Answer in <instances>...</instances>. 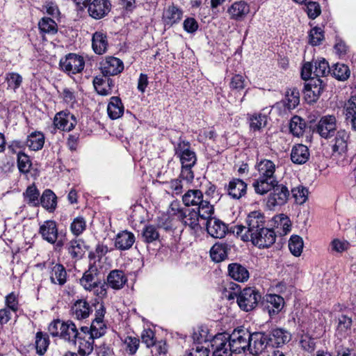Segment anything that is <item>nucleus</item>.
I'll list each match as a JSON object with an SVG mask.
<instances>
[{"label":"nucleus","mask_w":356,"mask_h":356,"mask_svg":"<svg viewBox=\"0 0 356 356\" xmlns=\"http://www.w3.org/2000/svg\"><path fill=\"white\" fill-rule=\"evenodd\" d=\"M229 247L225 243H215L210 250L211 259L216 262H220L227 257Z\"/></svg>","instance_id":"nucleus-38"},{"label":"nucleus","mask_w":356,"mask_h":356,"mask_svg":"<svg viewBox=\"0 0 356 356\" xmlns=\"http://www.w3.org/2000/svg\"><path fill=\"white\" fill-rule=\"evenodd\" d=\"M23 197L29 206L37 207L40 205V191L35 184L27 187L23 193Z\"/></svg>","instance_id":"nucleus-37"},{"label":"nucleus","mask_w":356,"mask_h":356,"mask_svg":"<svg viewBox=\"0 0 356 356\" xmlns=\"http://www.w3.org/2000/svg\"><path fill=\"white\" fill-rule=\"evenodd\" d=\"M125 350L129 355H134L138 349L140 341L138 338L128 336L124 341Z\"/></svg>","instance_id":"nucleus-60"},{"label":"nucleus","mask_w":356,"mask_h":356,"mask_svg":"<svg viewBox=\"0 0 356 356\" xmlns=\"http://www.w3.org/2000/svg\"><path fill=\"white\" fill-rule=\"evenodd\" d=\"M334 136L335 138L332 150L334 152L342 154L347 151L349 134L345 130L340 129L337 131Z\"/></svg>","instance_id":"nucleus-29"},{"label":"nucleus","mask_w":356,"mask_h":356,"mask_svg":"<svg viewBox=\"0 0 356 356\" xmlns=\"http://www.w3.org/2000/svg\"><path fill=\"white\" fill-rule=\"evenodd\" d=\"M80 284L86 291H94L99 297L106 295V284L102 282L99 277V271L95 266H91L86 270L79 280Z\"/></svg>","instance_id":"nucleus-3"},{"label":"nucleus","mask_w":356,"mask_h":356,"mask_svg":"<svg viewBox=\"0 0 356 356\" xmlns=\"http://www.w3.org/2000/svg\"><path fill=\"white\" fill-rule=\"evenodd\" d=\"M6 308L10 309L13 312H16L19 309L18 296L11 292L5 298Z\"/></svg>","instance_id":"nucleus-62"},{"label":"nucleus","mask_w":356,"mask_h":356,"mask_svg":"<svg viewBox=\"0 0 356 356\" xmlns=\"http://www.w3.org/2000/svg\"><path fill=\"white\" fill-rule=\"evenodd\" d=\"M332 75L340 81L346 80L350 76V70L348 67L344 64L337 63L330 69Z\"/></svg>","instance_id":"nucleus-49"},{"label":"nucleus","mask_w":356,"mask_h":356,"mask_svg":"<svg viewBox=\"0 0 356 356\" xmlns=\"http://www.w3.org/2000/svg\"><path fill=\"white\" fill-rule=\"evenodd\" d=\"M250 123V129L252 131H260L267 124V116L261 113L248 115Z\"/></svg>","instance_id":"nucleus-40"},{"label":"nucleus","mask_w":356,"mask_h":356,"mask_svg":"<svg viewBox=\"0 0 356 356\" xmlns=\"http://www.w3.org/2000/svg\"><path fill=\"white\" fill-rule=\"evenodd\" d=\"M182 202L187 207H196L200 209L202 215L205 216L208 213H213V206L207 200H204L202 192L198 189L188 190L182 195Z\"/></svg>","instance_id":"nucleus-4"},{"label":"nucleus","mask_w":356,"mask_h":356,"mask_svg":"<svg viewBox=\"0 0 356 356\" xmlns=\"http://www.w3.org/2000/svg\"><path fill=\"white\" fill-rule=\"evenodd\" d=\"M227 12L231 19L241 21L249 13L250 7L245 1H236L228 8Z\"/></svg>","instance_id":"nucleus-25"},{"label":"nucleus","mask_w":356,"mask_h":356,"mask_svg":"<svg viewBox=\"0 0 356 356\" xmlns=\"http://www.w3.org/2000/svg\"><path fill=\"white\" fill-rule=\"evenodd\" d=\"M273 221L275 227L280 235H286L290 232L291 222L286 215L284 213L277 215L274 216Z\"/></svg>","instance_id":"nucleus-36"},{"label":"nucleus","mask_w":356,"mask_h":356,"mask_svg":"<svg viewBox=\"0 0 356 356\" xmlns=\"http://www.w3.org/2000/svg\"><path fill=\"white\" fill-rule=\"evenodd\" d=\"M270 337L277 346H280L289 342L291 339V334L286 330L281 328L273 330Z\"/></svg>","instance_id":"nucleus-48"},{"label":"nucleus","mask_w":356,"mask_h":356,"mask_svg":"<svg viewBox=\"0 0 356 356\" xmlns=\"http://www.w3.org/2000/svg\"><path fill=\"white\" fill-rule=\"evenodd\" d=\"M94 339L91 336L88 337V339L81 337L80 334L78 339V353L81 356H86L90 355L93 350Z\"/></svg>","instance_id":"nucleus-45"},{"label":"nucleus","mask_w":356,"mask_h":356,"mask_svg":"<svg viewBox=\"0 0 356 356\" xmlns=\"http://www.w3.org/2000/svg\"><path fill=\"white\" fill-rule=\"evenodd\" d=\"M213 348L212 356H232V352L226 346V335L225 334H216L212 341Z\"/></svg>","instance_id":"nucleus-23"},{"label":"nucleus","mask_w":356,"mask_h":356,"mask_svg":"<svg viewBox=\"0 0 356 356\" xmlns=\"http://www.w3.org/2000/svg\"><path fill=\"white\" fill-rule=\"evenodd\" d=\"M39 233L44 240L50 243H54L58 237L56 223L54 220H47L40 227Z\"/></svg>","instance_id":"nucleus-24"},{"label":"nucleus","mask_w":356,"mask_h":356,"mask_svg":"<svg viewBox=\"0 0 356 356\" xmlns=\"http://www.w3.org/2000/svg\"><path fill=\"white\" fill-rule=\"evenodd\" d=\"M325 320L318 311H314L310 316L302 321V327L315 337H320L325 332Z\"/></svg>","instance_id":"nucleus-6"},{"label":"nucleus","mask_w":356,"mask_h":356,"mask_svg":"<svg viewBox=\"0 0 356 356\" xmlns=\"http://www.w3.org/2000/svg\"><path fill=\"white\" fill-rule=\"evenodd\" d=\"M323 90V81L321 79H312L305 86L304 95L309 103L316 102Z\"/></svg>","instance_id":"nucleus-17"},{"label":"nucleus","mask_w":356,"mask_h":356,"mask_svg":"<svg viewBox=\"0 0 356 356\" xmlns=\"http://www.w3.org/2000/svg\"><path fill=\"white\" fill-rule=\"evenodd\" d=\"M111 8V3L108 0H93L88 5V11L92 18L99 19L110 12Z\"/></svg>","instance_id":"nucleus-18"},{"label":"nucleus","mask_w":356,"mask_h":356,"mask_svg":"<svg viewBox=\"0 0 356 356\" xmlns=\"http://www.w3.org/2000/svg\"><path fill=\"white\" fill-rule=\"evenodd\" d=\"M92 312V306L84 298H80L74 301L70 309L72 316L77 320H83L88 318Z\"/></svg>","instance_id":"nucleus-16"},{"label":"nucleus","mask_w":356,"mask_h":356,"mask_svg":"<svg viewBox=\"0 0 356 356\" xmlns=\"http://www.w3.org/2000/svg\"><path fill=\"white\" fill-rule=\"evenodd\" d=\"M272 339L264 332H254L250 337V346L248 350L250 353L258 355L264 353L270 346Z\"/></svg>","instance_id":"nucleus-11"},{"label":"nucleus","mask_w":356,"mask_h":356,"mask_svg":"<svg viewBox=\"0 0 356 356\" xmlns=\"http://www.w3.org/2000/svg\"><path fill=\"white\" fill-rule=\"evenodd\" d=\"M337 120L334 115H326L321 118L314 131L321 138L328 139L337 132Z\"/></svg>","instance_id":"nucleus-7"},{"label":"nucleus","mask_w":356,"mask_h":356,"mask_svg":"<svg viewBox=\"0 0 356 356\" xmlns=\"http://www.w3.org/2000/svg\"><path fill=\"white\" fill-rule=\"evenodd\" d=\"M213 214V213H208L205 216H203L200 209H186L179 221H181L185 226L190 227L191 229L197 231L201 228L199 223V219H208Z\"/></svg>","instance_id":"nucleus-13"},{"label":"nucleus","mask_w":356,"mask_h":356,"mask_svg":"<svg viewBox=\"0 0 356 356\" xmlns=\"http://www.w3.org/2000/svg\"><path fill=\"white\" fill-rule=\"evenodd\" d=\"M309 158V149L306 145L298 144L293 147L291 153V159L296 164L305 163Z\"/></svg>","instance_id":"nucleus-27"},{"label":"nucleus","mask_w":356,"mask_h":356,"mask_svg":"<svg viewBox=\"0 0 356 356\" xmlns=\"http://www.w3.org/2000/svg\"><path fill=\"white\" fill-rule=\"evenodd\" d=\"M60 67L63 71L68 74H75L81 72L85 66V61L82 56L70 53L60 60Z\"/></svg>","instance_id":"nucleus-8"},{"label":"nucleus","mask_w":356,"mask_h":356,"mask_svg":"<svg viewBox=\"0 0 356 356\" xmlns=\"http://www.w3.org/2000/svg\"><path fill=\"white\" fill-rule=\"evenodd\" d=\"M60 337L65 341L76 343V340L81 334L76 325L71 321L65 323L62 331H59Z\"/></svg>","instance_id":"nucleus-31"},{"label":"nucleus","mask_w":356,"mask_h":356,"mask_svg":"<svg viewBox=\"0 0 356 356\" xmlns=\"http://www.w3.org/2000/svg\"><path fill=\"white\" fill-rule=\"evenodd\" d=\"M6 81L8 88L15 91L22 83V76L17 72H9L6 74Z\"/></svg>","instance_id":"nucleus-55"},{"label":"nucleus","mask_w":356,"mask_h":356,"mask_svg":"<svg viewBox=\"0 0 356 356\" xmlns=\"http://www.w3.org/2000/svg\"><path fill=\"white\" fill-rule=\"evenodd\" d=\"M93 85L98 94L104 96L111 94V87L106 86L104 78L100 76L95 77L93 80Z\"/></svg>","instance_id":"nucleus-57"},{"label":"nucleus","mask_w":356,"mask_h":356,"mask_svg":"<svg viewBox=\"0 0 356 356\" xmlns=\"http://www.w3.org/2000/svg\"><path fill=\"white\" fill-rule=\"evenodd\" d=\"M92 46L94 51L99 55H102L107 51L108 40L106 33L97 31L92 35Z\"/></svg>","instance_id":"nucleus-28"},{"label":"nucleus","mask_w":356,"mask_h":356,"mask_svg":"<svg viewBox=\"0 0 356 356\" xmlns=\"http://www.w3.org/2000/svg\"><path fill=\"white\" fill-rule=\"evenodd\" d=\"M261 299V295L253 288H245L240 292L237 303L239 307L246 312L251 311Z\"/></svg>","instance_id":"nucleus-9"},{"label":"nucleus","mask_w":356,"mask_h":356,"mask_svg":"<svg viewBox=\"0 0 356 356\" xmlns=\"http://www.w3.org/2000/svg\"><path fill=\"white\" fill-rule=\"evenodd\" d=\"M271 190L273 191L270 193L267 201L269 208L272 209L275 206H282L287 202L290 192L286 186L277 183Z\"/></svg>","instance_id":"nucleus-12"},{"label":"nucleus","mask_w":356,"mask_h":356,"mask_svg":"<svg viewBox=\"0 0 356 356\" xmlns=\"http://www.w3.org/2000/svg\"><path fill=\"white\" fill-rule=\"evenodd\" d=\"M266 300V307L270 316L278 314L282 309L284 305L283 298L276 294L267 295Z\"/></svg>","instance_id":"nucleus-33"},{"label":"nucleus","mask_w":356,"mask_h":356,"mask_svg":"<svg viewBox=\"0 0 356 356\" xmlns=\"http://www.w3.org/2000/svg\"><path fill=\"white\" fill-rule=\"evenodd\" d=\"M343 113L346 123L356 131V96H352L345 102Z\"/></svg>","instance_id":"nucleus-21"},{"label":"nucleus","mask_w":356,"mask_h":356,"mask_svg":"<svg viewBox=\"0 0 356 356\" xmlns=\"http://www.w3.org/2000/svg\"><path fill=\"white\" fill-rule=\"evenodd\" d=\"M67 250L74 259H80L85 254V245L81 240H72L67 244Z\"/></svg>","instance_id":"nucleus-43"},{"label":"nucleus","mask_w":356,"mask_h":356,"mask_svg":"<svg viewBox=\"0 0 356 356\" xmlns=\"http://www.w3.org/2000/svg\"><path fill=\"white\" fill-rule=\"evenodd\" d=\"M86 220L81 216L75 218L70 225V229L75 236L80 235L86 229Z\"/></svg>","instance_id":"nucleus-59"},{"label":"nucleus","mask_w":356,"mask_h":356,"mask_svg":"<svg viewBox=\"0 0 356 356\" xmlns=\"http://www.w3.org/2000/svg\"><path fill=\"white\" fill-rule=\"evenodd\" d=\"M251 334L244 328L235 329L231 334L226 335V346L232 353L245 352L250 346Z\"/></svg>","instance_id":"nucleus-5"},{"label":"nucleus","mask_w":356,"mask_h":356,"mask_svg":"<svg viewBox=\"0 0 356 356\" xmlns=\"http://www.w3.org/2000/svg\"><path fill=\"white\" fill-rule=\"evenodd\" d=\"M182 15V10L172 4L163 11L162 19L165 25L172 26L181 19Z\"/></svg>","instance_id":"nucleus-26"},{"label":"nucleus","mask_w":356,"mask_h":356,"mask_svg":"<svg viewBox=\"0 0 356 356\" xmlns=\"http://www.w3.org/2000/svg\"><path fill=\"white\" fill-rule=\"evenodd\" d=\"M50 280L54 284L63 286L67 281V272L60 264L53 265L50 272Z\"/></svg>","instance_id":"nucleus-34"},{"label":"nucleus","mask_w":356,"mask_h":356,"mask_svg":"<svg viewBox=\"0 0 356 356\" xmlns=\"http://www.w3.org/2000/svg\"><path fill=\"white\" fill-rule=\"evenodd\" d=\"M350 244L347 241L335 238L330 243L332 252L342 253L348 250Z\"/></svg>","instance_id":"nucleus-61"},{"label":"nucleus","mask_w":356,"mask_h":356,"mask_svg":"<svg viewBox=\"0 0 356 356\" xmlns=\"http://www.w3.org/2000/svg\"><path fill=\"white\" fill-rule=\"evenodd\" d=\"M142 237L144 242L151 243L159 239V233L155 226L149 225L144 227Z\"/></svg>","instance_id":"nucleus-53"},{"label":"nucleus","mask_w":356,"mask_h":356,"mask_svg":"<svg viewBox=\"0 0 356 356\" xmlns=\"http://www.w3.org/2000/svg\"><path fill=\"white\" fill-rule=\"evenodd\" d=\"M353 325L352 317L346 314H341L338 318L337 332L343 337H346L351 333Z\"/></svg>","instance_id":"nucleus-41"},{"label":"nucleus","mask_w":356,"mask_h":356,"mask_svg":"<svg viewBox=\"0 0 356 356\" xmlns=\"http://www.w3.org/2000/svg\"><path fill=\"white\" fill-rule=\"evenodd\" d=\"M107 112L109 118L112 120H116L122 116L124 106L120 97H111L107 106Z\"/></svg>","instance_id":"nucleus-32"},{"label":"nucleus","mask_w":356,"mask_h":356,"mask_svg":"<svg viewBox=\"0 0 356 356\" xmlns=\"http://www.w3.org/2000/svg\"><path fill=\"white\" fill-rule=\"evenodd\" d=\"M175 155L179 158L181 165L193 167L197 161L195 152L191 149L188 142L181 140L175 147Z\"/></svg>","instance_id":"nucleus-10"},{"label":"nucleus","mask_w":356,"mask_h":356,"mask_svg":"<svg viewBox=\"0 0 356 356\" xmlns=\"http://www.w3.org/2000/svg\"><path fill=\"white\" fill-rule=\"evenodd\" d=\"M305 128V121L299 116H293L290 122L289 129L291 133L295 136H301Z\"/></svg>","instance_id":"nucleus-50"},{"label":"nucleus","mask_w":356,"mask_h":356,"mask_svg":"<svg viewBox=\"0 0 356 356\" xmlns=\"http://www.w3.org/2000/svg\"><path fill=\"white\" fill-rule=\"evenodd\" d=\"M291 193L297 204H302L307 200L308 190L302 186H298L291 189Z\"/></svg>","instance_id":"nucleus-56"},{"label":"nucleus","mask_w":356,"mask_h":356,"mask_svg":"<svg viewBox=\"0 0 356 356\" xmlns=\"http://www.w3.org/2000/svg\"><path fill=\"white\" fill-rule=\"evenodd\" d=\"M127 279L123 271L114 270L107 277L108 285L114 289H120L127 282Z\"/></svg>","instance_id":"nucleus-35"},{"label":"nucleus","mask_w":356,"mask_h":356,"mask_svg":"<svg viewBox=\"0 0 356 356\" xmlns=\"http://www.w3.org/2000/svg\"><path fill=\"white\" fill-rule=\"evenodd\" d=\"M207 220V232L213 238H223L227 231L226 225L221 220L211 218L205 219Z\"/></svg>","instance_id":"nucleus-20"},{"label":"nucleus","mask_w":356,"mask_h":356,"mask_svg":"<svg viewBox=\"0 0 356 356\" xmlns=\"http://www.w3.org/2000/svg\"><path fill=\"white\" fill-rule=\"evenodd\" d=\"M40 204L47 210L54 211L57 204L56 195L52 191L46 189L40 198Z\"/></svg>","instance_id":"nucleus-42"},{"label":"nucleus","mask_w":356,"mask_h":356,"mask_svg":"<svg viewBox=\"0 0 356 356\" xmlns=\"http://www.w3.org/2000/svg\"><path fill=\"white\" fill-rule=\"evenodd\" d=\"M283 104L288 110L294 109L300 103V93L298 89H289L282 100Z\"/></svg>","instance_id":"nucleus-39"},{"label":"nucleus","mask_w":356,"mask_h":356,"mask_svg":"<svg viewBox=\"0 0 356 356\" xmlns=\"http://www.w3.org/2000/svg\"><path fill=\"white\" fill-rule=\"evenodd\" d=\"M247 184L241 179L233 178L225 186V190L232 199L239 200L247 193Z\"/></svg>","instance_id":"nucleus-19"},{"label":"nucleus","mask_w":356,"mask_h":356,"mask_svg":"<svg viewBox=\"0 0 356 356\" xmlns=\"http://www.w3.org/2000/svg\"><path fill=\"white\" fill-rule=\"evenodd\" d=\"M289 248L292 254L299 257L303 248L302 238L298 235L291 236L289 241Z\"/></svg>","instance_id":"nucleus-52"},{"label":"nucleus","mask_w":356,"mask_h":356,"mask_svg":"<svg viewBox=\"0 0 356 356\" xmlns=\"http://www.w3.org/2000/svg\"><path fill=\"white\" fill-rule=\"evenodd\" d=\"M246 226L237 225L233 227V232L243 241H251L259 248L272 245L276 238L273 229L265 227V219L262 213L254 211L250 213L246 218Z\"/></svg>","instance_id":"nucleus-1"},{"label":"nucleus","mask_w":356,"mask_h":356,"mask_svg":"<svg viewBox=\"0 0 356 356\" xmlns=\"http://www.w3.org/2000/svg\"><path fill=\"white\" fill-rule=\"evenodd\" d=\"M106 329L104 321L94 319L90 327V336L95 339L99 338L105 334Z\"/></svg>","instance_id":"nucleus-47"},{"label":"nucleus","mask_w":356,"mask_h":356,"mask_svg":"<svg viewBox=\"0 0 356 356\" xmlns=\"http://www.w3.org/2000/svg\"><path fill=\"white\" fill-rule=\"evenodd\" d=\"M306 8L305 12L307 13L308 17L310 19H315L318 15H320L321 13L320 5L315 1H309L308 3H305Z\"/></svg>","instance_id":"nucleus-63"},{"label":"nucleus","mask_w":356,"mask_h":356,"mask_svg":"<svg viewBox=\"0 0 356 356\" xmlns=\"http://www.w3.org/2000/svg\"><path fill=\"white\" fill-rule=\"evenodd\" d=\"M35 343L37 353L40 355H44L49 344L48 335L43 334L42 332H37Z\"/></svg>","instance_id":"nucleus-46"},{"label":"nucleus","mask_w":356,"mask_h":356,"mask_svg":"<svg viewBox=\"0 0 356 356\" xmlns=\"http://www.w3.org/2000/svg\"><path fill=\"white\" fill-rule=\"evenodd\" d=\"M259 177L252 184L257 194L265 195L278 183L275 175L276 166L270 160L262 159L256 164Z\"/></svg>","instance_id":"nucleus-2"},{"label":"nucleus","mask_w":356,"mask_h":356,"mask_svg":"<svg viewBox=\"0 0 356 356\" xmlns=\"http://www.w3.org/2000/svg\"><path fill=\"white\" fill-rule=\"evenodd\" d=\"M309 43L313 46L320 44L323 40V32L321 28L314 27L309 32Z\"/></svg>","instance_id":"nucleus-64"},{"label":"nucleus","mask_w":356,"mask_h":356,"mask_svg":"<svg viewBox=\"0 0 356 356\" xmlns=\"http://www.w3.org/2000/svg\"><path fill=\"white\" fill-rule=\"evenodd\" d=\"M44 143V134L40 131L31 133L27 138L26 145L33 151H38L43 147Z\"/></svg>","instance_id":"nucleus-44"},{"label":"nucleus","mask_w":356,"mask_h":356,"mask_svg":"<svg viewBox=\"0 0 356 356\" xmlns=\"http://www.w3.org/2000/svg\"><path fill=\"white\" fill-rule=\"evenodd\" d=\"M135 240V236L132 232L127 230L122 231L115 236L114 245L118 250H127L132 247Z\"/></svg>","instance_id":"nucleus-22"},{"label":"nucleus","mask_w":356,"mask_h":356,"mask_svg":"<svg viewBox=\"0 0 356 356\" xmlns=\"http://www.w3.org/2000/svg\"><path fill=\"white\" fill-rule=\"evenodd\" d=\"M38 26L42 33L47 34H55L57 32V24L54 20L49 17H42Z\"/></svg>","instance_id":"nucleus-51"},{"label":"nucleus","mask_w":356,"mask_h":356,"mask_svg":"<svg viewBox=\"0 0 356 356\" xmlns=\"http://www.w3.org/2000/svg\"><path fill=\"white\" fill-rule=\"evenodd\" d=\"M17 166L19 170L22 173H27L29 172L31 161L29 157L24 153L19 152L17 154Z\"/></svg>","instance_id":"nucleus-58"},{"label":"nucleus","mask_w":356,"mask_h":356,"mask_svg":"<svg viewBox=\"0 0 356 356\" xmlns=\"http://www.w3.org/2000/svg\"><path fill=\"white\" fill-rule=\"evenodd\" d=\"M314 76L316 78L320 79V77L325 76L330 73V67L328 63L324 59L318 60L314 62Z\"/></svg>","instance_id":"nucleus-54"},{"label":"nucleus","mask_w":356,"mask_h":356,"mask_svg":"<svg viewBox=\"0 0 356 356\" xmlns=\"http://www.w3.org/2000/svg\"><path fill=\"white\" fill-rule=\"evenodd\" d=\"M100 70L105 76H115L123 71L124 64L120 59L109 56L101 63Z\"/></svg>","instance_id":"nucleus-14"},{"label":"nucleus","mask_w":356,"mask_h":356,"mask_svg":"<svg viewBox=\"0 0 356 356\" xmlns=\"http://www.w3.org/2000/svg\"><path fill=\"white\" fill-rule=\"evenodd\" d=\"M77 123L75 116L68 111L58 113L54 119V124L58 129L70 131L72 130Z\"/></svg>","instance_id":"nucleus-15"},{"label":"nucleus","mask_w":356,"mask_h":356,"mask_svg":"<svg viewBox=\"0 0 356 356\" xmlns=\"http://www.w3.org/2000/svg\"><path fill=\"white\" fill-rule=\"evenodd\" d=\"M229 275L234 280L244 282L249 278V272L247 268L237 263L230 264L228 266Z\"/></svg>","instance_id":"nucleus-30"}]
</instances>
